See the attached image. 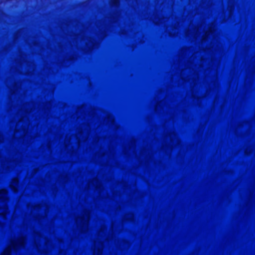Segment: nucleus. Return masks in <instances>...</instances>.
I'll return each mask as SVG.
<instances>
[{"mask_svg": "<svg viewBox=\"0 0 255 255\" xmlns=\"http://www.w3.org/2000/svg\"><path fill=\"white\" fill-rule=\"evenodd\" d=\"M229 4V1H128V102H129V7L133 4Z\"/></svg>", "mask_w": 255, "mask_h": 255, "instance_id": "obj_1", "label": "nucleus"}, {"mask_svg": "<svg viewBox=\"0 0 255 255\" xmlns=\"http://www.w3.org/2000/svg\"><path fill=\"white\" fill-rule=\"evenodd\" d=\"M25 244V238L21 237L17 240L12 241L8 246L1 253V255H10L11 250L16 251L19 248H23Z\"/></svg>", "mask_w": 255, "mask_h": 255, "instance_id": "obj_2", "label": "nucleus"}, {"mask_svg": "<svg viewBox=\"0 0 255 255\" xmlns=\"http://www.w3.org/2000/svg\"><path fill=\"white\" fill-rule=\"evenodd\" d=\"M89 219L90 212L87 210L84 211L81 216L76 218V222L82 232H86L88 230Z\"/></svg>", "mask_w": 255, "mask_h": 255, "instance_id": "obj_3", "label": "nucleus"}, {"mask_svg": "<svg viewBox=\"0 0 255 255\" xmlns=\"http://www.w3.org/2000/svg\"><path fill=\"white\" fill-rule=\"evenodd\" d=\"M23 120L24 119H22L17 123L14 134L15 137L17 136V134L19 132L21 133L20 137H24L26 136L28 125L27 124H25L24 125H23Z\"/></svg>", "mask_w": 255, "mask_h": 255, "instance_id": "obj_4", "label": "nucleus"}, {"mask_svg": "<svg viewBox=\"0 0 255 255\" xmlns=\"http://www.w3.org/2000/svg\"><path fill=\"white\" fill-rule=\"evenodd\" d=\"M7 192L5 189H1L0 190V202L2 204V208L3 211L0 213V215L2 216L3 218L7 213V206L6 201L7 200Z\"/></svg>", "mask_w": 255, "mask_h": 255, "instance_id": "obj_5", "label": "nucleus"}, {"mask_svg": "<svg viewBox=\"0 0 255 255\" xmlns=\"http://www.w3.org/2000/svg\"><path fill=\"white\" fill-rule=\"evenodd\" d=\"M96 242H95V248L94 250L93 255H101L103 252V243L100 241L98 244L97 247H96Z\"/></svg>", "mask_w": 255, "mask_h": 255, "instance_id": "obj_6", "label": "nucleus"}, {"mask_svg": "<svg viewBox=\"0 0 255 255\" xmlns=\"http://www.w3.org/2000/svg\"><path fill=\"white\" fill-rule=\"evenodd\" d=\"M18 183V179L17 178H13L10 184V187L14 193L17 191Z\"/></svg>", "mask_w": 255, "mask_h": 255, "instance_id": "obj_7", "label": "nucleus"}, {"mask_svg": "<svg viewBox=\"0 0 255 255\" xmlns=\"http://www.w3.org/2000/svg\"><path fill=\"white\" fill-rule=\"evenodd\" d=\"M88 130L87 131H85V130H84V131H80L76 136L75 137H76V140H77V142L79 144L80 143V135L81 134H86V135L88 134Z\"/></svg>", "mask_w": 255, "mask_h": 255, "instance_id": "obj_8", "label": "nucleus"}, {"mask_svg": "<svg viewBox=\"0 0 255 255\" xmlns=\"http://www.w3.org/2000/svg\"><path fill=\"white\" fill-rule=\"evenodd\" d=\"M86 45L91 49L94 48V42L91 38L88 40V42H86Z\"/></svg>", "mask_w": 255, "mask_h": 255, "instance_id": "obj_9", "label": "nucleus"}, {"mask_svg": "<svg viewBox=\"0 0 255 255\" xmlns=\"http://www.w3.org/2000/svg\"><path fill=\"white\" fill-rule=\"evenodd\" d=\"M108 122L110 123V124H114V119L112 115H107Z\"/></svg>", "mask_w": 255, "mask_h": 255, "instance_id": "obj_10", "label": "nucleus"}, {"mask_svg": "<svg viewBox=\"0 0 255 255\" xmlns=\"http://www.w3.org/2000/svg\"><path fill=\"white\" fill-rule=\"evenodd\" d=\"M25 112L26 114H29L30 113L32 112V110H26Z\"/></svg>", "mask_w": 255, "mask_h": 255, "instance_id": "obj_11", "label": "nucleus"}]
</instances>
